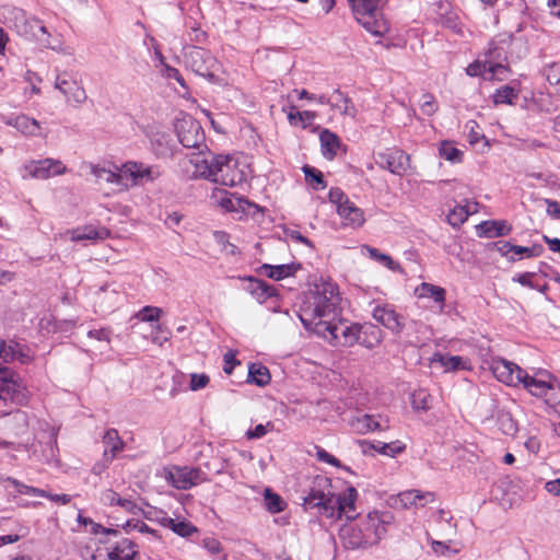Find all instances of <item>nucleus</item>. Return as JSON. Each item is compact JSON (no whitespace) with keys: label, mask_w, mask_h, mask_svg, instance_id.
Returning a JSON list of instances; mask_svg holds the SVG:
<instances>
[{"label":"nucleus","mask_w":560,"mask_h":560,"mask_svg":"<svg viewBox=\"0 0 560 560\" xmlns=\"http://www.w3.org/2000/svg\"><path fill=\"white\" fill-rule=\"evenodd\" d=\"M303 506L307 509H318L320 514L327 518H350L354 516V503L358 500V491L349 486L341 493L332 492L331 480L322 475L313 478L308 491L302 498Z\"/></svg>","instance_id":"f257e3e1"},{"label":"nucleus","mask_w":560,"mask_h":560,"mask_svg":"<svg viewBox=\"0 0 560 560\" xmlns=\"http://www.w3.org/2000/svg\"><path fill=\"white\" fill-rule=\"evenodd\" d=\"M341 298L336 284L322 282L305 293L299 311L303 326L314 334L340 316Z\"/></svg>","instance_id":"f03ea898"},{"label":"nucleus","mask_w":560,"mask_h":560,"mask_svg":"<svg viewBox=\"0 0 560 560\" xmlns=\"http://www.w3.org/2000/svg\"><path fill=\"white\" fill-rule=\"evenodd\" d=\"M349 522L341 526L339 538L346 549H365L378 544L386 534V526L392 522L389 512H369L365 515L357 513L347 518Z\"/></svg>","instance_id":"7ed1b4c3"},{"label":"nucleus","mask_w":560,"mask_h":560,"mask_svg":"<svg viewBox=\"0 0 560 560\" xmlns=\"http://www.w3.org/2000/svg\"><path fill=\"white\" fill-rule=\"evenodd\" d=\"M491 370L499 382L510 386L523 384L532 395L537 397H545L553 389V385L547 380L550 378L549 374H544L545 378L529 376L521 366L505 359L493 360Z\"/></svg>","instance_id":"20e7f679"},{"label":"nucleus","mask_w":560,"mask_h":560,"mask_svg":"<svg viewBox=\"0 0 560 560\" xmlns=\"http://www.w3.org/2000/svg\"><path fill=\"white\" fill-rule=\"evenodd\" d=\"M353 15L369 33L382 37L389 31L383 8L387 0H348Z\"/></svg>","instance_id":"39448f33"},{"label":"nucleus","mask_w":560,"mask_h":560,"mask_svg":"<svg viewBox=\"0 0 560 560\" xmlns=\"http://www.w3.org/2000/svg\"><path fill=\"white\" fill-rule=\"evenodd\" d=\"M185 62L196 74L206 78L210 82L218 81L220 63L209 50L190 46L185 54Z\"/></svg>","instance_id":"423d86ee"},{"label":"nucleus","mask_w":560,"mask_h":560,"mask_svg":"<svg viewBox=\"0 0 560 560\" xmlns=\"http://www.w3.org/2000/svg\"><path fill=\"white\" fill-rule=\"evenodd\" d=\"M247 178V166L232 155H218L212 182L224 186H236Z\"/></svg>","instance_id":"0eeeda50"},{"label":"nucleus","mask_w":560,"mask_h":560,"mask_svg":"<svg viewBox=\"0 0 560 560\" xmlns=\"http://www.w3.org/2000/svg\"><path fill=\"white\" fill-rule=\"evenodd\" d=\"M360 331L361 325H348L338 317L331 325H324L315 334L327 339L332 346L351 347L359 342Z\"/></svg>","instance_id":"6e6552de"},{"label":"nucleus","mask_w":560,"mask_h":560,"mask_svg":"<svg viewBox=\"0 0 560 560\" xmlns=\"http://www.w3.org/2000/svg\"><path fill=\"white\" fill-rule=\"evenodd\" d=\"M179 143L187 149H207L201 124L190 115L183 114L174 124Z\"/></svg>","instance_id":"1a4fd4ad"},{"label":"nucleus","mask_w":560,"mask_h":560,"mask_svg":"<svg viewBox=\"0 0 560 560\" xmlns=\"http://www.w3.org/2000/svg\"><path fill=\"white\" fill-rule=\"evenodd\" d=\"M0 400L4 405L22 406L27 401L25 387L19 375L11 369L0 366Z\"/></svg>","instance_id":"9d476101"},{"label":"nucleus","mask_w":560,"mask_h":560,"mask_svg":"<svg viewBox=\"0 0 560 560\" xmlns=\"http://www.w3.org/2000/svg\"><path fill=\"white\" fill-rule=\"evenodd\" d=\"M8 15L5 20L12 24L16 32L25 37H34L42 39V36L47 34L46 27L37 19H27L23 10L19 8H8Z\"/></svg>","instance_id":"9b49d317"},{"label":"nucleus","mask_w":560,"mask_h":560,"mask_svg":"<svg viewBox=\"0 0 560 560\" xmlns=\"http://www.w3.org/2000/svg\"><path fill=\"white\" fill-rule=\"evenodd\" d=\"M67 167L59 160L44 159L39 161H30L25 163L21 170L23 179L28 177L36 179H47L51 176L66 173Z\"/></svg>","instance_id":"f8f14e48"},{"label":"nucleus","mask_w":560,"mask_h":560,"mask_svg":"<svg viewBox=\"0 0 560 560\" xmlns=\"http://www.w3.org/2000/svg\"><path fill=\"white\" fill-rule=\"evenodd\" d=\"M166 479L174 488L187 490L206 481L207 477L199 468L173 467L168 470Z\"/></svg>","instance_id":"ddd939ff"},{"label":"nucleus","mask_w":560,"mask_h":560,"mask_svg":"<svg viewBox=\"0 0 560 560\" xmlns=\"http://www.w3.org/2000/svg\"><path fill=\"white\" fill-rule=\"evenodd\" d=\"M197 150L198 152L192 153L189 159L190 164L194 166L192 176L212 182L218 155L209 151L208 148Z\"/></svg>","instance_id":"4468645a"},{"label":"nucleus","mask_w":560,"mask_h":560,"mask_svg":"<svg viewBox=\"0 0 560 560\" xmlns=\"http://www.w3.org/2000/svg\"><path fill=\"white\" fill-rule=\"evenodd\" d=\"M372 316L395 336H399L405 328L404 316L398 314L392 305H376L373 308Z\"/></svg>","instance_id":"2eb2a0df"},{"label":"nucleus","mask_w":560,"mask_h":560,"mask_svg":"<svg viewBox=\"0 0 560 560\" xmlns=\"http://www.w3.org/2000/svg\"><path fill=\"white\" fill-rule=\"evenodd\" d=\"M55 88L59 90L67 98V102L80 105L88 98L85 90L80 82L68 74L58 75L55 81Z\"/></svg>","instance_id":"dca6fc26"},{"label":"nucleus","mask_w":560,"mask_h":560,"mask_svg":"<svg viewBox=\"0 0 560 560\" xmlns=\"http://www.w3.org/2000/svg\"><path fill=\"white\" fill-rule=\"evenodd\" d=\"M408 162L409 156L398 149L378 153L376 158V164L397 175H402L407 171Z\"/></svg>","instance_id":"f3484780"},{"label":"nucleus","mask_w":560,"mask_h":560,"mask_svg":"<svg viewBox=\"0 0 560 560\" xmlns=\"http://www.w3.org/2000/svg\"><path fill=\"white\" fill-rule=\"evenodd\" d=\"M120 299L121 291L114 283L104 284L94 292V305L103 313L114 310Z\"/></svg>","instance_id":"a211bd4d"},{"label":"nucleus","mask_w":560,"mask_h":560,"mask_svg":"<svg viewBox=\"0 0 560 560\" xmlns=\"http://www.w3.org/2000/svg\"><path fill=\"white\" fill-rule=\"evenodd\" d=\"M125 180L130 179L132 185H137L143 180L152 182L159 176L158 170L143 163L127 162L122 166Z\"/></svg>","instance_id":"6ab92c4d"},{"label":"nucleus","mask_w":560,"mask_h":560,"mask_svg":"<svg viewBox=\"0 0 560 560\" xmlns=\"http://www.w3.org/2000/svg\"><path fill=\"white\" fill-rule=\"evenodd\" d=\"M320 104L329 105L331 108H340V102L345 103V108L342 109V115L348 116L350 118H354L357 116V108L352 101L345 95L340 90H335L331 96L319 95L315 98Z\"/></svg>","instance_id":"aec40b11"},{"label":"nucleus","mask_w":560,"mask_h":560,"mask_svg":"<svg viewBox=\"0 0 560 560\" xmlns=\"http://www.w3.org/2000/svg\"><path fill=\"white\" fill-rule=\"evenodd\" d=\"M512 225L505 220H488L477 225V234L480 237L494 238L509 235Z\"/></svg>","instance_id":"412c9836"},{"label":"nucleus","mask_w":560,"mask_h":560,"mask_svg":"<svg viewBox=\"0 0 560 560\" xmlns=\"http://www.w3.org/2000/svg\"><path fill=\"white\" fill-rule=\"evenodd\" d=\"M435 495L433 492H421L419 490H407L400 492L397 497V502H399L400 506L404 509H409L411 506H424L429 502H433Z\"/></svg>","instance_id":"4be33fe9"},{"label":"nucleus","mask_w":560,"mask_h":560,"mask_svg":"<svg viewBox=\"0 0 560 560\" xmlns=\"http://www.w3.org/2000/svg\"><path fill=\"white\" fill-rule=\"evenodd\" d=\"M337 212L341 218L345 226L358 229L365 222L363 210L357 207L351 200L346 202L345 206H340Z\"/></svg>","instance_id":"5701e85b"},{"label":"nucleus","mask_w":560,"mask_h":560,"mask_svg":"<svg viewBox=\"0 0 560 560\" xmlns=\"http://www.w3.org/2000/svg\"><path fill=\"white\" fill-rule=\"evenodd\" d=\"M109 235V231L103 226L85 225L78 228L71 232L72 241H97L105 240Z\"/></svg>","instance_id":"b1692460"},{"label":"nucleus","mask_w":560,"mask_h":560,"mask_svg":"<svg viewBox=\"0 0 560 560\" xmlns=\"http://www.w3.org/2000/svg\"><path fill=\"white\" fill-rule=\"evenodd\" d=\"M265 275L273 280H282L287 277L294 276L295 272L301 269L300 264H283V265H268L265 264L261 266Z\"/></svg>","instance_id":"393cba45"},{"label":"nucleus","mask_w":560,"mask_h":560,"mask_svg":"<svg viewBox=\"0 0 560 560\" xmlns=\"http://www.w3.org/2000/svg\"><path fill=\"white\" fill-rule=\"evenodd\" d=\"M440 364L445 372L465 370L467 361L459 355H450L435 353L431 359V364Z\"/></svg>","instance_id":"a878e982"},{"label":"nucleus","mask_w":560,"mask_h":560,"mask_svg":"<svg viewBox=\"0 0 560 560\" xmlns=\"http://www.w3.org/2000/svg\"><path fill=\"white\" fill-rule=\"evenodd\" d=\"M383 339L382 330L372 324L361 325L359 343L371 349L381 343Z\"/></svg>","instance_id":"bb28decb"},{"label":"nucleus","mask_w":560,"mask_h":560,"mask_svg":"<svg viewBox=\"0 0 560 560\" xmlns=\"http://www.w3.org/2000/svg\"><path fill=\"white\" fill-rule=\"evenodd\" d=\"M319 140L324 156L327 159H332L340 145L339 137L330 130L324 129L319 135Z\"/></svg>","instance_id":"cd10ccee"},{"label":"nucleus","mask_w":560,"mask_h":560,"mask_svg":"<svg viewBox=\"0 0 560 560\" xmlns=\"http://www.w3.org/2000/svg\"><path fill=\"white\" fill-rule=\"evenodd\" d=\"M416 294H418L419 298H431L433 299L434 302L443 306L445 302L446 292L442 287H438L428 282H422L416 289Z\"/></svg>","instance_id":"c85d7f7f"},{"label":"nucleus","mask_w":560,"mask_h":560,"mask_svg":"<svg viewBox=\"0 0 560 560\" xmlns=\"http://www.w3.org/2000/svg\"><path fill=\"white\" fill-rule=\"evenodd\" d=\"M11 125L26 136H38L39 135V130H40L39 122L36 119L31 118L26 115H19L18 117H15L13 119Z\"/></svg>","instance_id":"c756f323"},{"label":"nucleus","mask_w":560,"mask_h":560,"mask_svg":"<svg viewBox=\"0 0 560 560\" xmlns=\"http://www.w3.org/2000/svg\"><path fill=\"white\" fill-rule=\"evenodd\" d=\"M476 206L477 203L456 206L447 214V222L454 228L460 226L468 219L469 214L476 211Z\"/></svg>","instance_id":"7c9ffc66"},{"label":"nucleus","mask_w":560,"mask_h":560,"mask_svg":"<svg viewBox=\"0 0 560 560\" xmlns=\"http://www.w3.org/2000/svg\"><path fill=\"white\" fill-rule=\"evenodd\" d=\"M249 291L260 303L276 295V288L269 285L266 281L258 279H249Z\"/></svg>","instance_id":"2f4dec72"},{"label":"nucleus","mask_w":560,"mask_h":560,"mask_svg":"<svg viewBox=\"0 0 560 560\" xmlns=\"http://www.w3.org/2000/svg\"><path fill=\"white\" fill-rule=\"evenodd\" d=\"M103 443L105 444V450H107V455L113 456V458H115L117 453L122 451L125 446V443L120 439L116 429H108L105 432L103 436Z\"/></svg>","instance_id":"473e14b6"},{"label":"nucleus","mask_w":560,"mask_h":560,"mask_svg":"<svg viewBox=\"0 0 560 560\" xmlns=\"http://www.w3.org/2000/svg\"><path fill=\"white\" fill-rule=\"evenodd\" d=\"M92 174L100 180H104L106 183L115 184L118 186H128V184L125 182L122 170L119 173H116L104 167L92 166Z\"/></svg>","instance_id":"72a5a7b5"},{"label":"nucleus","mask_w":560,"mask_h":560,"mask_svg":"<svg viewBox=\"0 0 560 560\" xmlns=\"http://www.w3.org/2000/svg\"><path fill=\"white\" fill-rule=\"evenodd\" d=\"M270 378L269 370L266 366L259 363H254L249 366L247 380L249 383L265 386L270 382Z\"/></svg>","instance_id":"f704fd0d"},{"label":"nucleus","mask_w":560,"mask_h":560,"mask_svg":"<svg viewBox=\"0 0 560 560\" xmlns=\"http://www.w3.org/2000/svg\"><path fill=\"white\" fill-rule=\"evenodd\" d=\"M264 502L266 510L272 514L282 512L287 506L283 499L270 488H266L264 491Z\"/></svg>","instance_id":"c9c22d12"},{"label":"nucleus","mask_w":560,"mask_h":560,"mask_svg":"<svg viewBox=\"0 0 560 560\" xmlns=\"http://www.w3.org/2000/svg\"><path fill=\"white\" fill-rule=\"evenodd\" d=\"M363 249L368 252L369 257L380 261L389 270L401 272L402 269L400 265L393 260V258L386 254L381 253L377 248L371 247L369 245L363 246Z\"/></svg>","instance_id":"e433bc0d"},{"label":"nucleus","mask_w":560,"mask_h":560,"mask_svg":"<svg viewBox=\"0 0 560 560\" xmlns=\"http://www.w3.org/2000/svg\"><path fill=\"white\" fill-rule=\"evenodd\" d=\"M353 427L360 433H366L370 431L381 430L383 431L382 424L375 420L374 416L363 415L359 417L355 422H353Z\"/></svg>","instance_id":"4c0bfd02"},{"label":"nucleus","mask_w":560,"mask_h":560,"mask_svg":"<svg viewBox=\"0 0 560 560\" xmlns=\"http://www.w3.org/2000/svg\"><path fill=\"white\" fill-rule=\"evenodd\" d=\"M315 118V113L310 110L299 112L295 110V107L292 106L290 113L288 114V120L291 125H299L303 128H306Z\"/></svg>","instance_id":"58836bf2"},{"label":"nucleus","mask_w":560,"mask_h":560,"mask_svg":"<svg viewBox=\"0 0 560 560\" xmlns=\"http://www.w3.org/2000/svg\"><path fill=\"white\" fill-rule=\"evenodd\" d=\"M222 206L228 211H237V210L245 211L247 208H250V207L258 209L257 205L248 201L245 198H241V197L223 199Z\"/></svg>","instance_id":"ea45409f"},{"label":"nucleus","mask_w":560,"mask_h":560,"mask_svg":"<svg viewBox=\"0 0 560 560\" xmlns=\"http://www.w3.org/2000/svg\"><path fill=\"white\" fill-rule=\"evenodd\" d=\"M516 97V91L510 85H504L495 91L493 102L495 104H512L513 100Z\"/></svg>","instance_id":"a19ab883"},{"label":"nucleus","mask_w":560,"mask_h":560,"mask_svg":"<svg viewBox=\"0 0 560 560\" xmlns=\"http://www.w3.org/2000/svg\"><path fill=\"white\" fill-rule=\"evenodd\" d=\"M509 73V68L504 62H494L493 60H488V78L487 79H497L504 80L506 79Z\"/></svg>","instance_id":"79ce46f5"},{"label":"nucleus","mask_w":560,"mask_h":560,"mask_svg":"<svg viewBox=\"0 0 560 560\" xmlns=\"http://www.w3.org/2000/svg\"><path fill=\"white\" fill-rule=\"evenodd\" d=\"M18 342L10 340L9 342L0 340V359L2 362H12L16 358Z\"/></svg>","instance_id":"37998d69"},{"label":"nucleus","mask_w":560,"mask_h":560,"mask_svg":"<svg viewBox=\"0 0 560 560\" xmlns=\"http://www.w3.org/2000/svg\"><path fill=\"white\" fill-rule=\"evenodd\" d=\"M135 544L129 539H122L115 546V549L122 560H133L137 551Z\"/></svg>","instance_id":"c03bdc74"},{"label":"nucleus","mask_w":560,"mask_h":560,"mask_svg":"<svg viewBox=\"0 0 560 560\" xmlns=\"http://www.w3.org/2000/svg\"><path fill=\"white\" fill-rule=\"evenodd\" d=\"M440 155L447 161L459 162L463 153L452 143L445 141L441 143Z\"/></svg>","instance_id":"a18cd8bd"},{"label":"nucleus","mask_w":560,"mask_h":560,"mask_svg":"<svg viewBox=\"0 0 560 560\" xmlns=\"http://www.w3.org/2000/svg\"><path fill=\"white\" fill-rule=\"evenodd\" d=\"M430 395L425 390H418L412 394V407L418 411H427L430 408L429 405Z\"/></svg>","instance_id":"49530a36"},{"label":"nucleus","mask_w":560,"mask_h":560,"mask_svg":"<svg viewBox=\"0 0 560 560\" xmlns=\"http://www.w3.org/2000/svg\"><path fill=\"white\" fill-rule=\"evenodd\" d=\"M542 73L551 85L560 84V62L547 65Z\"/></svg>","instance_id":"de8ad7c7"},{"label":"nucleus","mask_w":560,"mask_h":560,"mask_svg":"<svg viewBox=\"0 0 560 560\" xmlns=\"http://www.w3.org/2000/svg\"><path fill=\"white\" fill-rule=\"evenodd\" d=\"M168 135L162 133L152 139V144L155 148L156 154L167 155L172 152L171 147L168 145Z\"/></svg>","instance_id":"09e8293b"},{"label":"nucleus","mask_w":560,"mask_h":560,"mask_svg":"<svg viewBox=\"0 0 560 560\" xmlns=\"http://www.w3.org/2000/svg\"><path fill=\"white\" fill-rule=\"evenodd\" d=\"M273 430V423L268 421L266 424H257L254 429L246 431L245 435L248 440H257L264 438L268 432Z\"/></svg>","instance_id":"8fccbe9b"},{"label":"nucleus","mask_w":560,"mask_h":560,"mask_svg":"<svg viewBox=\"0 0 560 560\" xmlns=\"http://www.w3.org/2000/svg\"><path fill=\"white\" fill-rule=\"evenodd\" d=\"M542 252H544V247L539 244H535L529 247L518 246V245L513 246V253L515 255H520L521 257L522 256L538 257L542 254Z\"/></svg>","instance_id":"3c124183"},{"label":"nucleus","mask_w":560,"mask_h":560,"mask_svg":"<svg viewBox=\"0 0 560 560\" xmlns=\"http://www.w3.org/2000/svg\"><path fill=\"white\" fill-rule=\"evenodd\" d=\"M420 107L424 115L432 116L438 109L434 96L430 93L423 94L420 101Z\"/></svg>","instance_id":"603ef678"},{"label":"nucleus","mask_w":560,"mask_h":560,"mask_svg":"<svg viewBox=\"0 0 560 560\" xmlns=\"http://www.w3.org/2000/svg\"><path fill=\"white\" fill-rule=\"evenodd\" d=\"M466 72L470 77L481 75L485 79L488 78V60L475 61L466 68Z\"/></svg>","instance_id":"864d4df0"},{"label":"nucleus","mask_w":560,"mask_h":560,"mask_svg":"<svg viewBox=\"0 0 560 560\" xmlns=\"http://www.w3.org/2000/svg\"><path fill=\"white\" fill-rule=\"evenodd\" d=\"M162 310L154 306H144L139 313L138 317L142 322H154L159 320L162 315Z\"/></svg>","instance_id":"5fc2aeb1"},{"label":"nucleus","mask_w":560,"mask_h":560,"mask_svg":"<svg viewBox=\"0 0 560 560\" xmlns=\"http://www.w3.org/2000/svg\"><path fill=\"white\" fill-rule=\"evenodd\" d=\"M15 487V490L21 494H31V495H38V497H45L47 495V492L45 490L34 488L31 486H26L15 479L11 480L9 479Z\"/></svg>","instance_id":"6e6d98bb"},{"label":"nucleus","mask_w":560,"mask_h":560,"mask_svg":"<svg viewBox=\"0 0 560 560\" xmlns=\"http://www.w3.org/2000/svg\"><path fill=\"white\" fill-rule=\"evenodd\" d=\"M405 450V445L400 442H392V443H380V454L395 456L396 454L401 453Z\"/></svg>","instance_id":"4d7b16f0"},{"label":"nucleus","mask_w":560,"mask_h":560,"mask_svg":"<svg viewBox=\"0 0 560 560\" xmlns=\"http://www.w3.org/2000/svg\"><path fill=\"white\" fill-rule=\"evenodd\" d=\"M328 197L329 201L336 206L337 210L340 206H345L346 202L350 201L348 196L340 188H331Z\"/></svg>","instance_id":"13d9d810"},{"label":"nucleus","mask_w":560,"mask_h":560,"mask_svg":"<svg viewBox=\"0 0 560 560\" xmlns=\"http://www.w3.org/2000/svg\"><path fill=\"white\" fill-rule=\"evenodd\" d=\"M486 60H493L494 62H504L506 61V56L501 47H498L494 43H491L486 55Z\"/></svg>","instance_id":"bf43d9fd"},{"label":"nucleus","mask_w":560,"mask_h":560,"mask_svg":"<svg viewBox=\"0 0 560 560\" xmlns=\"http://www.w3.org/2000/svg\"><path fill=\"white\" fill-rule=\"evenodd\" d=\"M209 381H210L209 376L205 373H202V374L192 373L190 375L189 388L194 392L202 389L208 385Z\"/></svg>","instance_id":"052dcab7"},{"label":"nucleus","mask_w":560,"mask_h":560,"mask_svg":"<svg viewBox=\"0 0 560 560\" xmlns=\"http://www.w3.org/2000/svg\"><path fill=\"white\" fill-rule=\"evenodd\" d=\"M303 171H304L306 180L315 182V183L322 185V188H325L326 185H325L324 176H323L322 172H319L318 170L311 167L308 165L304 166Z\"/></svg>","instance_id":"680f3d73"},{"label":"nucleus","mask_w":560,"mask_h":560,"mask_svg":"<svg viewBox=\"0 0 560 560\" xmlns=\"http://www.w3.org/2000/svg\"><path fill=\"white\" fill-rule=\"evenodd\" d=\"M196 532L197 528L191 523L185 521H178L176 528H174V533L182 537H189Z\"/></svg>","instance_id":"e2e57ef3"},{"label":"nucleus","mask_w":560,"mask_h":560,"mask_svg":"<svg viewBox=\"0 0 560 560\" xmlns=\"http://www.w3.org/2000/svg\"><path fill=\"white\" fill-rule=\"evenodd\" d=\"M119 498L120 495L116 491L112 489H106L105 491L102 492L101 501L105 505L114 506L117 505V503L119 502Z\"/></svg>","instance_id":"0e129e2a"},{"label":"nucleus","mask_w":560,"mask_h":560,"mask_svg":"<svg viewBox=\"0 0 560 560\" xmlns=\"http://www.w3.org/2000/svg\"><path fill=\"white\" fill-rule=\"evenodd\" d=\"M113 459V456L107 455V450H104L103 459L93 465L92 472L94 475H101L108 467Z\"/></svg>","instance_id":"69168bd1"},{"label":"nucleus","mask_w":560,"mask_h":560,"mask_svg":"<svg viewBox=\"0 0 560 560\" xmlns=\"http://www.w3.org/2000/svg\"><path fill=\"white\" fill-rule=\"evenodd\" d=\"M202 546L210 553H219L222 550L221 544L213 537H207L202 540Z\"/></svg>","instance_id":"338daca9"},{"label":"nucleus","mask_w":560,"mask_h":560,"mask_svg":"<svg viewBox=\"0 0 560 560\" xmlns=\"http://www.w3.org/2000/svg\"><path fill=\"white\" fill-rule=\"evenodd\" d=\"M547 203V213L555 218L560 220V203L556 200L546 199Z\"/></svg>","instance_id":"774afa93"}]
</instances>
